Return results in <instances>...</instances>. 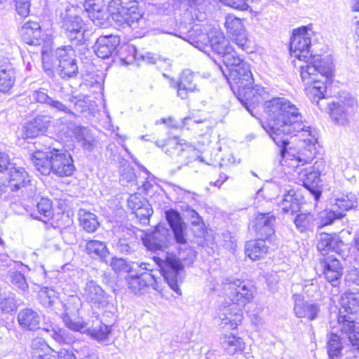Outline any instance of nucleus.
<instances>
[{
	"instance_id": "obj_1",
	"label": "nucleus",
	"mask_w": 359,
	"mask_h": 359,
	"mask_svg": "<svg viewBox=\"0 0 359 359\" xmlns=\"http://www.w3.org/2000/svg\"><path fill=\"white\" fill-rule=\"evenodd\" d=\"M264 111L268 119L262 123V128L280 148L281 157L290 156V151L287 150L289 137L297 135H299V160L306 162L314 157L317 153V133L302 123L295 104L285 97H274L265 101Z\"/></svg>"
},
{
	"instance_id": "obj_2",
	"label": "nucleus",
	"mask_w": 359,
	"mask_h": 359,
	"mask_svg": "<svg viewBox=\"0 0 359 359\" xmlns=\"http://www.w3.org/2000/svg\"><path fill=\"white\" fill-rule=\"evenodd\" d=\"M311 37L308 27L303 26L293 31L290 39L291 55L299 60L304 61L299 65L302 81L311 86L310 92L314 97L323 99L327 90V83L334 74V66L331 55H309Z\"/></svg>"
},
{
	"instance_id": "obj_3",
	"label": "nucleus",
	"mask_w": 359,
	"mask_h": 359,
	"mask_svg": "<svg viewBox=\"0 0 359 359\" xmlns=\"http://www.w3.org/2000/svg\"><path fill=\"white\" fill-rule=\"evenodd\" d=\"M221 70L238 100L255 116L256 107L263 102L269 95L264 88L258 85L252 86L254 79L250 65L248 62L241 64V66L231 69L228 74L222 67Z\"/></svg>"
},
{
	"instance_id": "obj_4",
	"label": "nucleus",
	"mask_w": 359,
	"mask_h": 359,
	"mask_svg": "<svg viewBox=\"0 0 359 359\" xmlns=\"http://www.w3.org/2000/svg\"><path fill=\"white\" fill-rule=\"evenodd\" d=\"M227 280L224 288L232 303L219 309L215 321L221 328L234 330L242 322V308L254 298V290L252 285L241 280Z\"/></svg>"
},
{
	"instance_id": "obj_5",
	"label": "nucleus",
	"mask_w": 359,
	"mask_h": 359,
	"mask_svg": "<svg viewBox=\"0 0 359 359\" xmlns=\"http://www.w3.org/2000/svg\"><path fill=\"white\" fill-rule=\"evenodd\" d=\"M30 159L36 169L44 175L53 173L60 177H69L76 170L74 160L67 151L53 149L43 152L38 150L32 154Z\"/></svg>"
},
{
	"instance_id": "obj_6",
	"label": "nucleus",
	"mask_w": 359,
	"mask_h": 359,
	"mask_svg": "<svg viewBox=\"0 0 359 359\" xmlns=\"http://www.w3.org/2000/svg\"><path fill=\"white\" fill-rule=\"evenodd\" d=\"M338 323L341 334L346 338L345 345L337 334L331 333L327 343V353L331 359L338 357L343 349L346 353H359V323L351 316L342 315L339 311Z\"/></svg>"
},
{
	"instance_id": "obj_7",
	"label": "nucleus",
	"mask_w": 359,
	"mask_h": 359,
	"mask_svg": "<svg viewBox=\"0 0 359 359\" xmlns=\"http://www.w3.org/2000/svg\"><path fill=\"white\" fill-rule=\"evenodd\" d=\"M111 6L116 8L111 17L117 25L123 28H130L135 35L140 36L149 26V23L138 11L137 2L135 0H113Z\"/></svg>"
},
{
	"instance_id": "obj_8",
	"label": "nucleus",
	"mask_w": 359,
	"mask_h": 359,
	"mask_svg": "<svg viewBox=\"0 0 359 359\" xmlns=\"http://www.w3.org/2000/svg\"><path fill=\"white\" fill-rule=\"evenodd\" d=\"M298 156L299 151L297 154L292 153L290 151V156L288 158L282 157V161L285 163L289 160L292 161L291 166L295 168L294 171L298 174L299 182H302V185L313 196L315 200L318 201L322 194L320 190L321 180L320 177L324 170L325 166V163L321 161H317L313 165L302 168L304 165L310 163L315 157L309 161L304 162L303 161L299 160ZM314 156H316V155Z\"/></svg>"
},
{
	"instance_id": "obj_9",
	"label": "nucleus",
	"mask_w": 359,
	"mask_h": 359,
	"mask_svg": "<svg viewBox=\"0 0 359 359\" xmlns=\"http://www.w3.org/2000/svg\"><path fill=\"white\" fill-rule=\"evenodd\" d=\"M50 60L52 61L51 70L46 71L48 74L53 72V67L58 62L56 72L64 80H68L77 76L79 67L75 50L71 46H65L56 48L54 51L48 48Z\"/></svg>"
},
{
	"instance_id": "obj_10",
	"label": "nucleus",
	"mask_w": 359,
	"mask_h": 359,
	"mask_svg": "<svg viewBox=\"0 0 359 359\" xmlns=\"http://www.w3.org/2000/svg\"><path fill=\"white\" fill-rule=\"evenodd\" d=\"M41 35V27L37 22L27 21L24 23V43L27 45L26 49L30 54L38 55L40 53L44 71L51 70L53 62L48 48L43 43Z\"/></svg>"
},
{
	"instance_id": "obj_11",
	"label": "nucleus",
	"mask_w": 359,
	"mask_h": 359,
	"mask_svg": "<svg viewBox=\"0 0 359 359\" xmlns=\"http://www.w3.org/2000/svg\"><path fill=\"white\" fill-rule=\"evenodd\" d=\"M174 34L206 53L210 48L212 50L213 39L223 34L217 30L208 32L203 25L194 24L189 28L181 26L178 33Z\"/></svg>"
},
{
	"instance_id": "obj_12",
	"label": "nucleus",
	"mask_w": 359,
	"mask_h": 359,
	"mask_svg": "<svg viewBox=\"0 0 359 359\" xmlns=\"http://www.w3.org/2000/svg\"><path fill=\"white\" fill-rule=\"evenodd\" d=\"M154 261L159 267L161 273L169 287L177 294H181L179 283L182 282L183 266L175 257H166L162 259L154 257Z\"/></svg>"
},
{
	"instance_id": "obj_13",
	"label": "nucleus",
	"mask_w": 359,
	"mask_h": 359,
	"mask_svg": "<svg viewBox=\"0 0 359 359\" xmlns=\"http://www.w3.org/2000/svg\"><path fill=\"white\" fill-rule=\"evenodd\" d=\"M28 194L27 203L25 210L29 214L30 217L42 221L46 223L53 215L52 203L48 198H41L38 201L39 196L36 194V189L33 186H27L24 184Z\"/></svg>"
},
{
	"instance_id": "obj_14",
	"label": "nucleus",
	"mask_w": 359,
	"mask_h": 359,
	"mask_svg": "<svg viewBox=\"0 0 359 359\" xmlns=\"http://www.w3.org/2000/svg\"><path fill=\"white\" fill-rule=\"evenodd\" d=\"M76 8L67 6L64 13H61L62 28L65 30L67 37L72 42L78 44L84 39V22L81 17L75 13Z\"/></svg>"
},
{
	"instance_id": "obj_15",
	"label": "nucleus",
	"mask_w": 359,
	"mask_h": 359,
	"mask_svg": "<svg viewBox=\"0 0 359 359\" xmlns=\"http://www.w3.org/2000/svg\"><path fill=\"white\" fill-rule=\"evenodd\" d=\"M212 50L222 56L228 73L231 72V69H236L241 66V64L246 63L238 56L233 46L223 34H219V36L213 39Z\"/></svg>"
},
{
	"instance_id": "obj_16",
	"label": "nucleus",
	"mask_w": 359,
	"mask_h": 359,
	"mask_svg": "<svg viewBox=\"0 0 359 359\" xmlns=\"http://www.w3.org/2000/svg\"><path fill=\"white\" fill-rule=\"evenodd\" d=\"M156 144L158 147H163L165 154L181 163H188L196 152L194 146L178 137L169 139L165 144H160L158 142H156Z\"/></svg>"
},
{
	"instance_id": "obj_17",
	"label": "nucleus",
	"mask_w": 359,
	"mask_h": 359,
	"mask_svg": "<svg viewBox=\"0 0 359 359\" xmlns=\"http://www.w3.org/2000/svg\"><path fill=\"white\" fill-rule=\"evenodd\" d=\"M294 302L293 311L298 318H306L310 321L319 317L321 312L320 304L316 301H306L304 297L299 294L292 295Z\"/></svg>"
},
{
	"instance_id": "obj_18",
	"label": "nucleus",
	"mask_w": 359,
	"mask_h": 359,
	"mask_svg": "<svg viewBox=\"0 0 359 359\" xmlns=\"http://www.w3.org/2000/svg\"><path fill=\"white\" fill-rule=\"evenodd\" d=\"M83 299L91 306L105 307L109 304L108 294L94 280L86 281L81 292Z\"/></svg>"
},
{
	"instance_id": "obj_19",
	"label": "nucleus",
	"mask_w": 359,
	"mask_h": 359,
	"mask_svg": "<svg viewBox=\"0 0 359 359\" xmlns=\"http://www.w3.org/2000/svg\"><path fill=\"white\" fill-rule=\"evenodd\" d=\"M224 25L227 32L231 36L233 43L236 44L238 48L242 50L248 51L250 41L241 20L234 15H229L226 18Z\"/></svg>"
},
{
	"instance_id": "obj_20",
	"label": "nucleus",
	"mask_w": 359,
	"mask_h": 359,
	"mask_svg": "<svg viewBox=\"0 0 359 359\" xmlns=\"http://www.w3.org/2000/svg\"><path fill=\"white\" fill-rule=\"evenodd\" d=\"M165 217L172 229L176 243L178 244H185L187 243L185 233L187 224L180 212L175 210L170 209L165 212Z\"/></svg>"
},
{
	"instance_id": "obj_21",
	"label": "nucleus",
	"mask_w": 359,
	"mask_h": 359,
	"mask_svg": "<svg viewBox=\"0 0 359 359\" xmlns=\"http://www.w3.org/2000/svg\"><path fill=\"white\" fill-rule=\"evenodd\" d=\"M120 41L117 35L100 36L93 46L94 51L97 57L108 58L117 51Z\"/></svg>"
},
{
	"instance_id": "obj_22",
	"label": "nucleus",
	"mask_w": 359,
	"mask_h": 359,
	"mask_svg": "<svg viewBox=\"0 0 359 359\" xmlns=\"http://www.w3.org/2000/svg\"><path fill=\"white\" fill-rule=\"evenodd\" d=\"M276 217L271 212L258 213L255 219L254 228L259 238L270 240L274 235Z\"/></svg>"
},
{
	"instance_id": "obj_23",
	"label": "nucleus",
	"mask_w": 359,
	"mask_h": 359,
	"mask_svg": "<svg viewBox=\"0 0 359 359\" xmlns=\"http://www.w3.org/2000/svg\"><path fill=\"white\" fill-rule=\"evenodd\" d=\"M320 265L323 268L325 279L333 286H336L343 275V267L340 261L332 256H328L320 259Z\"/></svg>"
},
{
	"instance_id": "obj_24",
	"label": "nucleus",
	"mask_w": 359,
	"mask_h": 359,
	"mask_svg": "<svg viewBox=\"0 0 359 359\" xmlns=\"http://www.w3.org/2000/svg\"><path fill=\"white\" fill-rule=\"evenodd\" d=\"M83 6L85 12L95 26L106 25L107 13L103 0H89L86 1Z\"/></svg>"
},
{
	"instance_id": "obj_25",
	"label": "nucleus",
	"mask_w": 359,
	"mask_h": 359,
	"mask_svg": "<svg viewBox=\"0 0 359 359\" xmlns=\"http://www.w3.org/2000/svg\"><path fill=\"white\" fill-rule=\"evenodd\" d=\"M128 287L135 294L141 293L144 287L152 286L156 284L154 275L149 272L139 273L134 271L128 275L127 278Z\"/></svg>"
},
{
	"instance_id": "obj_26",
	"label": "nucleus",
	"mask_w": 359,
	"mask_h": 359,
	"mask_svg": "<svg viewBox=\"0 0 359 359\" xmlns=\"http://www.w3.org/2000/svg\"><path fill=\"white\" fill-rule=\"evenodd\" d=\"M355 102V101L353 98H350L347 101L340 100L333 102V108L331 109L330 112L333 121L339 125H346L348 123L349 115Z\"/></svg>"
},
{
	"instance_id": "obj_27",
	"label": "nucleus",
	"mask_w": 359,
	"mask_h": 359,
	"mask_svg": "<svg viewBox=\"0 0 359 359\" xmlns=\"http://www.w3.org/2000/svg\"><path fill=\"white\" fill-rule=\"evenodd\" d=\"M198 76L189 69L184 70L180 75L181 88L177 92V97L187 99L189 93L199 90L197 84Z\"/></svg>"
},
{
	"instance_id": "obj_28",
	"label": "nucleus",
	"mask_w": 359,
	"mask_h": 359,
	"mask_svg": "<svg viewBox=\"0 0 359 359\" xmlns=\"http://www.w3.org/2000/svg\"><path fill=\"white\" fill-rule=\"evenodd\" d=\"M270 243V240L259 238L256 240L249 241L245 244V254L252 260L263 259L269 253L270 248L269 243Z\"/></svg>"
},
{
	"instance_id": "obj_29",
	"label": "nucleus",
	"mask_w": 359,
	"mask_h": 359,
	"mask_svg": "<svg viewBox=\"0 0 359 359\" xmlns=\"http://www.w3.org/2000/svg\"><path fill=\"white\" fill-rule=\"evenodd\" d=\"M50 120L46 116H37L27 122L24 126V136L33 138L43 134L48 128Z\"/></svg>"
},
{
	"instance_id": "obj_30",
	"label": "nucleus",
	"mask_w": 359,
	"mask_h": 359,
	"mask_svg": "<svg viewBox=\"0 0 359 359\" xmlns=\"http://www.w3.org/2000/svg\"><path fill=\"white\" fill-rule=\"evenodd\" d=\"M342 245L343 242L339 237L327 233H321L317 238V249L322 255L330 251L338 252Z\"/></svg>"
},
{
	"instance_id": "obj_31",
	"label": "nucleus",
	"mask_w": 359,
	"mask_h": 359,
	"mask_svg": "<svg viewBox=\"0 0 359 359\" xmlns=\"http://www.w3.org/2000/svg\"><path fill=\"white\" fill-rule=\"evenodd\" d=\"M149 266L150 264L148 263L142 262L139 264L137 262H128L123 258L117 257H113L110 262V266L116 273H128L129 275L134 271H137L136 268L151 271L148 267Z\"/></svg>"
},
{
	"instance_id": "obj_32",
	"label": "nucleus",
	"mask_w": 359,
	"mask_h": 359,
	"mask_svg": "<svg viewBox=\"0 0 359 359\" xmlns=\"http://www.w3.org/2000/svg\"><path fill=\"white\" fill-rule=\"evenodd\" d=\"M85 250L91 258L100 259L103 262H106V258L109 255L106 243L97 240L87 241Z\"/></svg>"
},
{
	"instance_id": "obj_33",
	"label": "nucleus",
	"mask_w": 359,
	"mask_h": 359,
	"mask_svg": "<svg viewBox=\"0 0 359 359\" xmlns=\"http://www.w3.org/2000/svg\"><path fill=\"white\" fill-rule=\"evenodd\" d=\"M43 330L59 344H71L75 341V337L67 330L59 327L57 325H50L43 327Z\"/></svg>"
},
{
	"instance_id": "obj_34",
	"label": "nucleus",
	"mask_w": 359,
	"mask_h": 359,
	"mask_svg": "<svg viewBox=\"0 0 359 359\" xmlns=\"http://www.w3.org/2000/svg\"><path fill=\"white\" fill-rule=\"evenodd\" d=\"M280 206L283 212L293 215L300 210V197L294 190L290 189L284 195Z\"/></svg>"
},
{
	"instance_id": "obj_35",
	"label": "nucleus",
	"mask_w": 359,
	"mask_h": 359,
	"mask_svg": "<svg viewBox=\"0 0 359 359\" xmlns=\"http://www.w3.org/2000/svg\"><path fill=\"white\" fill-rule=\"evenodd\" d=\"M31 347L34 359H51L52 355H50V352L53 353L54 350L48 345L43 339L39 337L34 339Z\"/></svg>"
},
{
	"instance_id": "obj_36",
	"label": "nucleus",
	"mask_w": 359,
	"mask_h": 359,
	"mask_svg": "<svg viewBox=\"0 0 359 359\" xmlns=\"http://www.w3.org/2000/svg\"><path fill=\"white\" fill-rule=\"evenodd\" d=\"M79 219L83 230L88 233L95 232L99 226V222L96 215L86 209H80L79 211Z\"/></svg>"
},
{
	"instance_id": "obj_37",
	"label": "nucleus",
	"mask_w": 359,
	"mask_h": 359,
	"mask_svg": "<svg viewBox=\"0 0 359 359\" xmlns=\"http://www.w3.org/2000/svg\"><path fill=\"white\" fill-rule=\"evenodd\" d=\"M357 204V196L353 193L341 194L335 199V203L332 205V208L337 212H344L351 210Z\"/></svg>"
},
{
	"instance_id": "obj_38",
	"label": "nucleus",
	"mask_w": 359,
	"mask_h": 359,
	"mask_svg": "<svg viewBox=\"0 0 359 359\" xmlns=\"http://www.w3.org/2000/svg\"><path fill=\"white\" fill-rule=\"evenodd\" d=\"M294 222L297 229L301 232L313 231L318 224L317 218L311 213L299 214L295 217Z\"/></svg>"
},
{
	"instance_id": "obj_39",
	"label": "nucleus",
	"mask_w": 359,
	"mask_h": 359,
	"mask_svg": "<svg viewBox=\"0 0 359 359\" xmlns=\"http://www.w3.org/2000/svg\"><path fill=\"white\" fill-rule=\"evenodd\" d=\"M94 323V325L92 327L88 326L86 332L97 341H102L106 340L111 332L110 327L103 324L98 319Z\"/></svg>"
},
{
	"instance_id": "obj_40",
	"label": "nucleus",
	"mask_w": 359,
	"mask_h": 359,
	"mask_svg": "<svg viewBox=\"0 0 359 359\" xmlns=\"http://www.w3.org/2000/svg\"><path fill=\"white\" fill-rule=\"evenodd\" d=\"M62 318L65 325L72 331L86 332L88 328V323L85 321L79 315L62 316Z\"/></svg>"
},
{
	"instance_id": "obj_41",
	"label": "nucleus",
	"mask_w": 359,
	"mask_h": 359,
	"mask_svg": "<svg viewBox=\"0 0 359 359\" xmlns=\"http://www.w3.org/2000/svg\"><path fill=\"white\" fill-rule=\"evenodd\" d=\"M220 341L229 354H234L237 351L241 350L243 345L242 339L232 334L223 335Z\"/></svg>"
},
{
	"instance_id": "obj_42",
	"label": "nucleus",
	"mask_w": 359,
	"mask_h": 359,
	"mask_svg": "<svg viewBox=\"0 0 359 359\" xmlns=\"http://www.w3.org/2000/svg\"><path fill=\"white\" fill-rule=\"evenodd\" d=\"M342 306L347 313H359V293H347L342 297Z\"/></svg>"
},
{
	"instance_id": "obj_43",
	"label": "nucleus",
	"mask_w": 359,
	"mask_h": 359,
	"mask_svg": "<svg viewBox=\"0 0 359 359\" xmlns=\"http://www.w3.org/2000/svg\"><path fill=\"white\" fill-rule=\"evenodd\" d=\"M38 296L41 304L46 308H52L58 300L55 291L48 287H42Z\"/></svg>"
},
{
	"instance_id": "obj_44",
	"label": "nucleus",
	"mask_w": 359,
	"mask_h": 359,
	"mask_svg": "<svg viewBox=\"0 0 359 359\" xmlns=\"http://www.w3.org/2000/svg\"><path fill=\"white\" fill-rule=\"evenodd\" d=\"M41 316L36 311L32 309H24V327L29 330L40 329Z\"/></svg>"
},
{
	"instance_id": "obj_45",
	"label": "nucleus",
	"mask_w": 359,
	"mask_h": 359,
	"mask_svg": "<svg viewBox=\"0 0 359 359\" xmlns=\"http://www.w3.org/2000/svg\"><path fill=\"white\" fill-rule=\"evenodd\" d=\"M344 216V213L337 212L331 207L330 210H324L320 212L318 220V228H322L324 226L331 224L335 219H340Z\"/></svg>"
},
{
	"instance_id": "obj_46",
	"label": "nucleus",
	"mask_w": 359,
	"mask_h": 359,
	"mask_svg": "<svg viewBox=\"0 0 359 359\" xmlns=\"http://www.w3.org/2000/svg\"><path fill=\"white\" fill-rule=\"evenodd\" d=\"M65 312L62 316H77L79 315V311L81 309L82 303L76 296H71L63 305Z\"/></svg>"
},
{
	"instance_id": "obj_47",
	"label": "nucleus",
	"mask_w": 359,
	"mask_h": 359,
	"mask_svg": "<svg viewBox=\"0 0 359 359\" xmlns=\"http://www.w3.org/2000/svg\"><path fill=\"white\" fill-rule=\"evenodd\" d=\"M14 73L11 69H0V91L8 92L14 83Z\"/></svg>"
},
{
	"instance_id": "obj_48",
	"label": "nucleus",
	"mask_w": 359,
	"mask_h": 359,
	"mask_svg": "<svg viewBox=\"0 0 359 359\" xmlns=\"http://www.w3.org/2000/svg\"><path fill=\"white\" fill-rule=\"evenodd\" d=\"M122 50L120 52V57L121 61L126 64H130L133 60H139L140 54L137 53L135 46L132 45H126L121 47Z\"/></svg>"
},
{
	"instance_id": "obj_49",
	"label": "nucleus",
	"mask_w": 359,
	"mask_h": 359,
	"mask_svg": "<svg viewBox=\"0 0 359 359\" xmlns=\"http://www.w3.org/2000/svg\"><path fill=\"white\" fill-rule=\"evenodd\" d=\"M78 138L82 141L83 147L88 151L94 148V138L90 135V130L87 128H81L79 130Z\"/></svg>"
},
{
	"instance_id": "obj_50",
	"label": "nucleus",
	"mask_w": 359,
	"mask_h": 359,
	"mask_svg": "<svg viewBox=\"0 0 359 359\" xmlns=\"http://www.w3.org/2000/svg\"><path fill=\"white\" fill-rule=\"evenodd\" d=\"M261 0H220L222 3L233 8L247 11L250 8V4H258Z\"/></svg>"
},
{
	"instance_id": "obj_51",
	"label": "nucleus",
	"mask_w": 359,
	"mask_h": 359,
	"mask_svg": "<svg viewBox=\"0 0 359 359\" xmlns=\"http://www.w3.org/2000/svg\"><path fill=\"white\" fill-rule=\"evenodd\" d=\"M120 182L123 185H127L128 183H130L131 185L140 186L137 182L134 170L130 165H128L121 170Z\"/></svg>"
},
{
	"instance_id": "obj_52",
	"label": "nucleus",
	"mask_w": 359,
	"mask_h": 359,
	"mask_svg": "<svg viewBox=\"0 0 359 359\" xmlns=\"http://www.w3.org/2000/svg\"><path fill=\"white\" fill-rule=\"evenodd\" d=\"M143 203H144V205L134 212V213L141 223L147 224L149 222V218L153 214V210L148 201H143Z\"/></svg>"
},
{
	"instance_id": "obj_53",
	"label": "nucleus",
	"mask_w": 359,
	"mask_h": 359,
	"mask_svg": "<svg viewBox=\"0 0 359 359\" xmlns=\"http://www.w3.org/2000/svg\"><path fill=\"white\" fill-rule=\"evenodd\" d=\"M143 201H147L140 194H131L128 199V207L135 212L144 205Z\"/></svg>"
},
{
	"instance_id": "obj_54",
	"label": "nucleus",
	"mask_w": 359,
	"mask_h": 359,
	"mask_svg": "<svg viewBox=\"0 0 359 359\" xmlns=\"http://www.w3.org/2000/svg\"><path fill=\"white\" fill-rule=\"evenodd\" d=\"M135 245L126 238H121L116 244V249L121 254L129 255L134 251Z\"/></svg>"
},
{
	"instance_id": "obj_55",
	"label": "nucleus",
	"mask_w": 359,
	"mask_h": 359,
	"mask_svg": "<svg viewBox=\"0 0 359 359\" xmlns=\"http://www.w3.org/2000/svg\"><path fill=\"white\" fill-rule=\"evenodd\" d=\"M185 217L190 220L193 226L203 225L202 217L194 209L188 208L185 212Z\"/></svg>"
},
{
	"instance_id": "obj_56",
	"label": "nucleus",
	"mask_w": 359,
	"mask_h": 359,
	"mask_svg": "<svg viewBox=\"0 0 359 359\" xmlns=\"http://www.w3.org/2000/svg\"><path fill=\"white\" fill-rule=\"evenodd\" d=\"M0 309L3 312L10 313L16 309V302L13 297L2 299L0 302Z\"/></svg>"
},
{
	"instance_id": "obj_57",
	"label": "nucleus",
	"mask_w": 359,
	"mask_h": 359,
	"mask_svg": "<svg viewBox=\"0 0 359 359\" xmlns=\"http://www.w3.org/2000/svg\"><path fill=\"white\" fill-rule=\"evenodd\" d=\"M345 280L348 284L359 285V269L354 267L349 270L345 276Z\"/></svg>"
},
{
	"instance_id": "obj_58",
	"label": "nucleus",
	"mask_w": 359,
	"mask_h": 359,
	"mask_svg": "<svg viewBox=\"0 0 359 359\" xmlns=\"http://www.w3.org/2000/svg\"><path fill=\"white\" fill-rule=\"evenodd\" d=\"M32 99L35 100L36 102L40 103H45L48 105L50 101H51V97H49L46 93L41 90H35L32 93Z\"/></svg>"
},
{
	"instance_id": "obj_59",
	"label": "nucleus",
	"mask_w": 359,
	"mask_h": 359,
	"mask_svg": "<svg viewBox=\"0 0 359 359\" xmlns=\"http://www.w3.org/2000/svg\"><path fill=\"white\" fill-rule=\"evenodd\" d=\"M48 105L52 109H56L58 111H62V112H64L65 114H73L72 110L70 109V108L69 107L66 106L62 102H60L58 100H53V98H51V101H50Z\"/></svg>"
},
{
	"instance_id": "obj_60",
	"label": "nucleus",
	"mask_w": 359,
	"mask_h": 359,
	"mask_svg": "<svg viewBox=\"0 0 359 359\" xmlns=\"http://www.w3.org/2000/svg\"><path fill=\"white\" fill-rule=\"evenodd\" d=\"M9 277L13 285L20 289L22 288V274L21 272L17 271H11Z\"/></svg>"
},
{
	"instance_id": "obj_61",
	"label": "nucleus",
	"mask_w": 359,
	"mask_h": 359,
	"mask_svg": "<svg viewBox=\"0 0 359 359\" xmlns=\"http://www.w3.org/2000/svg\"><path fill=\"white\" fill-rule=\"evenodd\" d=\"M22 175V172L16 168H14V170H11L10 186L11 187V189L13 191H18L20 189V184H14L13 182L17 180L18 177H21Z\"/></svg>"
},
{
	"instance_id": "obj_62",
	"label": "nucleus",
	"mask_w": 359,
	"mask_h": 359,
	"mask_svg": "<svg viewBox=\"0 0 359 359\" xmlns=\"http://www.w3.org/2000/svg\"><path fill=\"white\" fill-rule=\"evenodd\" d=\"M53 357H57V359H76L73 350L62 349L60 351H53Z\"/></svg>"
},
{
	"instance_id": "obj_63",
	"label": "nucleus",
	"mask_w": 359,
	"mask_h": 359,
	"mask_svg": "<svg viewBox=\"0 0 359 359\" xmlns=\"http://www.w3.org/2000/svg\"><path fill=\"white\" fill-rule=\"evenodd\" d=\"M318 291V286L311 283H306L303 286L302 292L304 294L306 295L307 297H312L314 296L315 293Z\"/></svg>"
},
{
	"instance_id": "obj_64",
	"label": "nucleus",
	"mask_w": 359,
	"mask_h": 359,
	"mask_svg": "<svg viewBox=\"0 0 359 359\" xmlns=\"http://www.w3.org/2000/svg\"><path fill=\"white\" fill-rule=\"evenodd\" d=\"M81 351L83 355L81 359H99L98 355L93 351L90 350L87 346L82 348Z\"/></svg>"
}]
</instances>
